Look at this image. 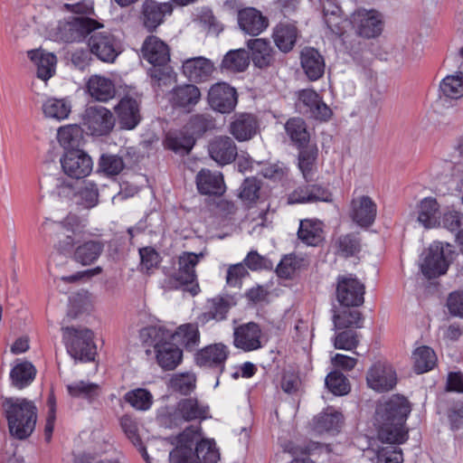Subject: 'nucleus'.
<instances>
[{
  "label": "nucleus",
  "instance_id": "nucleus-1",
  "mask_svg": "<svg viewBox=\"0 0 463 463\" xmlns=\"http://www.w3.org/2000/svg\"><path fill=\"white\" fill-rule=\"evenodd\" d=\"M411 412V405L403 396L394 395L378 405L375 412V425L381 441L401 444L407 439L404 423Z\"/></svg>",
  "mask_w": 463,
  "mask_h": 463
},
{
  "label": "nucleus",
  "instance_id": "nucleus-2",
  "mask_svg": "<svg viewBox=\"0 0 463 463\" xmlns=\"http://www.w3.org/2000/svg\"><path fill=\"white\" fill-rule=\"evenodd\" d=\"M201 437L198 426L186 428L178 437L177 444L169 454L171 463H218L220 453L215 443L210 439H202L195 450L193 447Z\"/></svg>",
  "mask_w": 463,
  "mask_h": 463
},
{
  "label": "nucleus",
  "instance_id": "nucleus-3",
  "mask_svg": "<svg viewBox=\"0 0 463 463\" xmlns=\"http://www.w3.org/2000/svg\"><path fill=\"white\" fill-rule=\"evenodd\" d=\"M141 341L154 347L158 364L164 370H174L182 361L181 349L169 340L172 333L160 326H147L140 330Z\"/></svg>",
  "mask_w": 463,
  "mask_h": 463
},
{
  "label": "nucleus",
  "instance_id": "nucleus-4",
  "mask_svg": "<svg viewBox=\"0 0 463 463\" xmlns=\"http://www.w3.org/2000/svg\"><path fill=\"white\" fill-rule=\"evenodd\" d=\"M3 407L10 433L19 439L30 436L37 420V409L34 403L23 398H6L3 402Z\"/></svg>",
  "mask_w": 463,
  "mask_h": 463
},
{
  "label": "nucleus",
  "instance_id": "nucleus-5",
  "mask_svg": "<svg viewBox=\"0 0 463 463\" xmlns=\"http://www.w3.org/2000/svg\"><path fill=\"white\" fill-rule=\"evenodd\" d=\"M62 330L67 350L71 357L85 362L94 360L96 345L93 343V333L90 329L64 327Z\"/></svg>",
  "mask_w": 463,
  "mask_h": 463
},
{
  "label": "nucleus",
  "instance_id": "nucleus-6",
  "mask_svg": "<svg viewBox=\"0 0 463 463\" xmlns=\"http://www.w3.org/2000/svg\"><path fill=\"white\" fill-rule=\"evenodd\" d=\"M204 257L203 252L198 254L193 252H183L178 258V269L171 277L173 286L178 288L181 286H187L185 288L193 296L199 292V285L196 281L195 266L199 260Z\"/></svg>",
  "mask_w": 463,
  "mask_h": 463
},
{
  "label": "nucleus",
  "instance_id": "nucleus-7",
  "mask_svg": "<svg viewBox=\"0 0 463 463\" xmlns=\"http://www.w3.org/2000/svg\"><path fill=\"white\" fill-rule=\"evenodd\" d=\"M452 250L449 244L433 242L430 244L420 264L423 275L428 279L436 278L445 274L449 265V255Z\"/></svg>",
  "mask_w": 463,
  "mask_h": 463
},
{
  "label": "nucleus",
  "instance_id": "nucleus-8",
  "mask_svg": "<svg viewBox=\"0 0 463 463\" xmlns=\"http://www.w3.org/2000/svg\"><path fill=\"white\" fill-rule=\"evenodd\" d=\"M100 28H103V24L90 17L76 16L61 21L57 33L61 40L73 43L82 41L93 31Z\"/></svg>",
  "mask_w": 463,
  "mask_h": 463
},
{
  "label": "nucleus",
  "instance_id": "nucleus-9",
  "mask_svg": "<svg viewBox=\"0 0 463 463\" xmlns=\"http://www.w3.org/2000/svg\"><path fill=\"white\" fill-rule=\"evenodd\" d=\"M39 232L43 234L55 232L58 236L57 249L61 252L71 251L76 242L80 241V229L69 221L54 222L46 218L41 224Z\"/></svg>",
  "mask_w": 463,
  "mask_h": 463
},
{
  "label": "nucleus",
  "instance_id": "nucleus-10",
  "mask_svg": "<svg viewBox=\"0 0 463 463\" xmlns=\"http://www.w3.org/2000/svg\"><path fill=\"white\" fill-rule=\"evenodd\" d=\"M56 189L61 196L69 197L72 194L76 199V203L87 209L96 206L99 203L98 186L90 180L81 182L75 190L71 182L58 179Z\"/></svg>",
  "mask_w": 463,
  "mask_h": 463
},
{
  "label": "nucleus",
  "instance_id": "nucleus-11",
  "mask_svg": "<svg viewBox=\"0 0 463 463\" xmlns=\"http://www.w3.org/2000/svg\"><path fill=\"white\" fill-rule=\"evenodd\" d=\"M88 46L92 54L105 62H113L120 52L118 40L109 31H93L88 40Z\"/></svg>",
  "mask_w": 463,
  "mask_h": 463
},
{
  "label": "nucleus",
  "instance_id": "nucleus-12",
  "mask_svg": "<svg viewBox=\"0 0 463 463\" xmlns=\"http://www.w3.org/2000/svg\"><path fill=\"white\" fill-rule=\"evenodd\" d=\"M82 125L93 136L109 134L114 127L112 113L102 106H89L84 110Z\"/></svg>",
  "mask_w": 463,
  "mask_h": 463
},
{
  "label": "nucleus",
  "instance_id": "nucleus-13",
  "mask_svg": "<svg viewBox=\"0 0 463 463\" xmlns=\"http://www.w3.org/2000/svg\"><path fill=\"white\" fill-rule=\"evenodd\" d=\"M63 173L76 179L89 175L93 167L92 159L83 150L71 149L64 153L60 159Z\"/></svg>",
  "mask_w": 463,
  "mask_h": 463
},
{
  "label": "nucleus",
  "instance_id": "nucleus-14",
  "mask_svg": "<svg viewBox=\"0 0 463 463\" xmlns=\"http://www.w3.org/2000/svg\"><path fill=\"white\" fill-rule=\"evenodd\" d=\"M356 33L364 38H373L382 33L383 22L382 14L374 10L359 9L351 17Z\"/></svg>",
  "mask_w": 463,
  "mask_h": 463
},
{
  "label": "nucleus",
  "instance_id": "nucleus-15",
  "mask_svg": "<svg viewBox=\"0 0 463 463\" xmlns=\"http://www.w3.org/2000/svg\"><path fill=\"white\" fill-rule=\"evenodd\" d=\"M208 103L216 111L229 113L237 104L236 91L225 82L215 83L208 91Z\"/></svg>",
  "mask_w": 463,
  "mask_h": 463
},
{
  "label": "nucleus",
  "instance_id": "nucleus-16",
  "mask_svg": "<svg viewBox=\"0 0 463 463\" xmlns=\"http://www.w3.org/2000/svg\"><path fill=\"white\" fill-rule=\"evenodd\" d=\"M297 106L319 120H327L332 115L330 108L315 90L310 89L298 91Z\"/></svg>",
  "mask_w": 463,
  "mask_h": 463
},
{
  "label": "nucleus",
  "instance_id": "nucleus-17",
  "mask_svg": "<svg viewBox=\"0 0 463 463\" xmlns=\"http://www.w3.org/2000/svg\"><path fill=\"white\" fill-rule=\"evenodd\" d=\"M364 287L354 278L339 279L336 288V298L345 307H358L364 303Z\"/></svg>",
  "mask_w": 463,
  "mask_h": 463
},
{
  "label": "nucleus",
  "instance_id": "nucleus-18",
  "mask_svg": "<svg viewBox=\"0 0 463 463\" xmlns=\"http://www.w3.org/2000/svg\"><path fill=\"white\" fill-rule=\"evenodd\" d=\"M377 206L367 195L354 197L351 201L350 217L361 227L370 226L375 220Z\"/></svg>",
  "mask_w": 463,
  "mask_h": 463
},
{
  "label": "nucleus",
  "instance_id": "nucleus-19",
  "mask_svg": "<svg viewBox=\"0 0 463 463\" xmlns=\"http://www.w3.org/2000/svg\"><path fill=\"white\" fill-rule=\"evenodd\" d=\"M366 381L371 389L386 392L395 386L397 376L392 366L378 363L368 371Z\"/></svg>",
  "mask_w": 463,
  "mask_h": 463
},
{
  "label": "nucleus",
  "instance_id": "nucleus-20",
  "mask_svg": "<svg viewBox=\"0 0 463 463\" xmlns=\"http://www.w3.org/2000/svg\"><path fill=\"white\" fill-rule=\"evenodd\" d=\"M235 347L250 352L261 347V330L258 324L250 322L235 328L233 333Z\"/></svg>",
  "mask_w": 463,
  "mask_h": 463
},
{
  "label": "nucleus",
  "instance_id": "nucleus-21",
  "mask_svg": "<svg viewBox=\"0 0 463 463\" xmlns=\"http://www.w3.org/2000/svg\"><path fill=\"white\" fill-rule=\"evenodd\" d=\"M210 156L218 165L232 163L237 156V146L234 141L226 136L213 138L208 146Z\"/></svg>",
  "mask_w": 463,
  "mask_h": 463
},
{
  "label": "nucleus",
  "instance_id": "nucleus-22",
  "mask_svg": "<svg viewBox=\"0 0 463 463\" xmlns=\"http://www.w3.org/2000/svg\"><path fill=\"white\" fill-rule=\"evenodd\" d=\"M229 131L239 142L248 141L258 133L259 122L252 114H235Z\"/></svg>",
  "mask_w": 463,
  "mask_h": 463
},
{
  "label": "nucleus",
  "instance_id": "nucleus-23",
  "mask_svg": "<svg viewBox=\"0 0 463 463\" xmlns=\"http://www.w3.org/2000/svg\"><path fill=\"white\" fill-rule=\"evenodd\" d=\"M201 99V91L194 84L180 85L169 93L168 100L174 108L189 112Z\"/></svg>",
  "mask_w": 463,
  "mask_h": 463
},
{
  "label": "nucleus",
  "instance_id": "nucleus-24",
  "mask_svg": "<svg viewBox=\"0 0 463 463\" xmlns=\"http://www.w3.org/2000/svg\"><path fill=\"white\" fill-rule=\"evenodd\" d=\"M172 13V5L169 3H158L155 0H146L142 4V21L145 27L155 30L163 23L164 16Z\"/></svg>",
  "mask_w": 463,
  "mask_h": 463
},
{
  "label": "nucleus",
  "instance_id": "nucleus-25",
  "mask_svg": "<svg viewBox=\"0 0 463 463\" xmlns=\"http://www.w3.org/2000/svg\"><path fill=\"white\" fill-rule=\"evenodd\" d=\"M141 53L142 57L154 66L165 65L170 60L168 46L154 35L145 40Z\"/></svg>",
  "mask_w": 463,
  "mask_h": 463
},
{
  "label": "nucleus",
  "instance_id": "nucleus-26",
  "mask_svg": "<svg viewBox=\"0 0 463 463\" xmlns=\"http://www.w3.org/2000/svg\"><path fill=\"white\" fill-rule=\"evenodd\" d=\"M115 111L122 128L134 129L140 121L139 105L133 98L125 97L121 99L115 107Z\"/></svg>",
  "mask_w": 463,
  "mask_h": 463
},
{
  "label": "nucleus",
  "instance_id": "nucleus-27",
  "mask_svg": "<svg viewBox=\"0 0 463 463\" xmlns=\"http://www.w3.org/2000/svg\"><path fill=\"white\" fill-rule=\"evenodd\" d=\"M240 28L248 34L259 35L268 26V20L260 11L248 7L241 10L238 14Z\"/></svg>",
  "mask_w": 463,
  "mask_h": 463
},
{
  "label": "nucleus",
  "instance_id": "nucleus-28",
  "mask_svg": "<svg viewBox=\"0 0 463 463\" xmlns=\"http://www.w3.org/2000/svg\"><path fill=\"white\" fill-rule=\"evenodd\" d=\"M182 68L184 76L195 82L206 80L214 70L211 61L203 57L187 59Z\"/></svg>",
  "mask_w": 463,
  "mask_h": 463
},
{
  "label": "nucleus",
  "instance_id": "nucleus-29",
  "mask_svg": "<svg viewBox=\"0 0 463 463\" xmlns=\"http://www.w3.org/2000/svg\"><path fill=\"white\" fill-rule=\"evenodd\" d=\"M229 355V349L223 344L210 345L196 354V362L201 366L222 367Z\"/></svg>",
  "mask_w": 463,
  "mask_h": 463
},
{
  "label": "nucleus",
  "instance_id": "nucleus-30",
  "mask_svg": "<svg viewBox=\"0 0 463 463\" xmlns=\"http://www.w3.org/2000/svg\"><path fill=\"white\" fill-rule=\"evenodd\" d=\"M301 66L311 80L321 78L325 71V61L322 55L314 48H305L301 52Z\"/></svg>",
  "mask_w": 463,
  "mask_h": 463
},
{
  "label": "nucleus",
  "instance_id": "nucleus-31",
  "mask_svg": "<svg viewBox=\"0 0 463 463\" xmlns=\"http://www.w3.org/2000/svg\"><path fill=\"white\" fill-rule=\"evenodd\" d=\"M248 47L251 51V60L256 67L264 69L273 63L274 51L269 43L265 39L257 38L250 40Z\"/></svg>",
  "mask_w": 463,
  "mask_h": 463
},
{
  "label": "nucleus",
  "instance_id": "nucleus-32",
  "mask_svg": "<svg viewBox=\"0 0 463 463\" xmlns=\"http://www.w3.org/2000/svg\"><path fill=\"white\" fill-rule=\"evenodd\" d=\"M28 57L36 65L38 78L46 81L53 76L57 62L53 53L41 49L32 50L28 52Z\"/></svg>",
  "mask_w": 463,
  "mask_h": 463
},
{
  "label": "nucleus",
  "instance_id": "nucleus-33",
  "mask_svg": "<svg viewBox=\"0 0 463 463\" xmlns=\"http://www.w3.org/2000/svg\"><path fill=\"white\" fill-rule=\"evenodd\" d=\"M196 184L199 192L203 194H222L225 191L222 175L207 169H202L198 173Z\"/></svg>",
  "mask_w": 463,
  "mask_h": 463
},
{
  "label": "nucleus",
  "instance_id": "nucleus-34",
  "mask_svg": "<svg viewBox=\"0 0 463 463\" xmlns=\"http://www.w3.org/2000/svg\"><path fill=\"white\" fill-rule=\"evenodd\" d=\"M87 90L93 99L101 102L112 99L116 92L112 80L99 75H92L89 79Z\"/></svg>",
  "mask_w": 463,
  "mask_h": 463
},
{
  "label": "nucleus",
  "instance_id": "nucleus-35",
  "mask_svg": "<svg viewBox=\"0 0 463 463\" xmlns=\"http://www.w3.org/2000/svg\"><path fill=\"white\" fill-rule=\"evenodd\" d=\"M298 239L308 246H317L324 240L323 223L317 219H305L300 222Z\"/></svg>",
  "mask_w": 463,
  "mask_h": 463
},
{
  "label": "nucleus",
  "instance_id": "nucleus-36",
  "mask_svg": "<svg viewBox=\"0 0 463 463\" xmlns=\"http://www.w3.org/2000/svg\"><path fill=\"white\" fill-rule=\"evenodd\" d=\"M103 250L104 244L101 241H87L76 247L73 259L83 266L91 265L99 258Z\"/></svg>",
  "mask_w": 463,
  "mask_h": 463
},
{
  "label": "nucleus",
  "instance_id": "nucleus-37",
  "mask_svg": "<svg viewBox=\"0 0 463 463\" xmlns=\"http://www.w3.org/2000/svg\"><path fill=\"white\" fill-rule=\"evenodd\" d=\"M177 413L185 420H204L209 416V407L194 398L183 399L178 402Z\"/></svg>",
  "mask_w": 463,
  "mask_h": 463
},
{
  "label": "nucleus",
  "instance_id": "nucleus-38",
  "mask_svg": "<svg viewBox=\"0 0 463 463\" xmlns=\"http://www.w3.org/2000/svg\"><path fill=\"white\" fill-rule=\"evenodd\" d=\"M417 220L427 229L436 227L439 223V205L436 199L427 197L420 201Z\"/></svg>",
  "mask_w": 463,
  "mask_h": 463
},
{
  "label": "nucleus",
  "instance_id": "nucleus-39",
  "mask_svg": "<svg viewBox=\"0 0 463 463\" xmlns=\"http://www.w3.org/2000/svg\"><path fill=\"white\" fill-rule=\"evenodd\" d=\"M66 389L71 397L83 399L89 402L96 400L101 392L99 384L85 380L70 383L66 385Z\"/></svg>",
  "mask_w": 463,
  "mask_h": 463
},
{
  "label": "nucleus",
  "instance_id": "nucleus-40",
  "mask_svg": "<svg viewBox=\"0 0 463 463\" xmlns=\"http://www.w3.org/2000/svg\"><path fill=\"white\" fill-rule=\"evenodd\" d=\"M342 423V414L333 408H327L314 419V430L318 433L337 432Z\"/></svg>",
  "mask_w": 463,
  "mask_h": 463
},
{
  "label": "nucleus",
  "instance_id": "nucleus-41",
  "mask_svg": "<svg viewBox=\"0 0 463 463\" xmlns=\"http://www.w3.org/2000/svg\"><path fill=\"white\" fill-rule=\"evenodd\" d=\"M42 108L46 118L63 120L71 111V103L68 98H48Z\"/></svg>",
  "mask_w": 463,
  "mask_h": 463
},
{
  "label": "nucleus",
  "instance_id": "nucleus-42",
  "mask_svg": "<svg viewBox=\"0 0 463 463\" xmlns=\"http://www.w3.org/2000/svg\"><path fill=\"white\" fill-rule=\"evenodd\" d=\"M440 99H458L463 97V71L448 75L439 83Z\"/></svg>",
  "mask_w": 463,
  "mask_h": 463
},
{
  "label": "nucleus",
  "instance_id": "nucleus-43",
  "mask_svg": "<svg viewBox=\"0 0 463 463\" xmlns=\"http://www.w3.org/2000/svg\"><path fill=\"white\" fill-rule=\"evenodd\" d=\"M321 5L326 24L332 33L340 34L344 23L340 6L335 0H321Z\"/></svg>",
  "mask_w": 463,
  "mask_h": 463
},
{
  "label": "nucleus",
  "instance_id": "nucleus-44",
  "mask_svg": "<svg viewBox=\"0 0 463 463\" xmlns=\"http://www.w3.org/2000/svg\"><path fill=\"white\" fill-rule=\"evenodd\" d=\"M297 36L296 26L288 24H278L273 33L274 42L283 52H288L293 48Z\"/></svg>",
  "mask_w": 463,
  "mask_h": 463
},
{
  "label": "nucleus",
  "instance_id": "nucleus-45",
  "mask_svg": "<svg viewBox=\"0 0 463 463\" xmlns=\"http://www.w3.org/2000/svg\"><path fill=\"white\" fill-rule=\"evenodd\" d=\"M250 63V55L244 49L228 52L222 59V70L231 72H240L247 69Z\"/></svg>",
  "mask_w": 463,
  "mask_h": 463
},
{
  "label": "nucleus",
  "instance_id": "nucleus-46",
  "mask_svg": "<svg viewBox=\"0 0 463 463\" xmlns=\"http://www.w3.org/2000/svg\"><path fill=\"white\" fill-rule=\"evenodd\" d=\"M171 339L179 342L187 350H194L200 343V333L198 326L194 324L180 326L175 334H172Z\"/></svg>",
  "mask_w": 463,
  "mask_h": 463
},
{
  "label": "nucleus",
  "instance_id": "nucleus-47",
  "mask_svg": "<svg viewBox=\"0 0 463 463\" xmlns=\"http://www.w3.org/2000/svg\"><path fill=\"white\" fill-rule=\"evenodd\" d=\"M285 129L291 141L298 147L306 146L310 138L305 121L300 118H292L285 124Z\"/></svg>",
  "mask_w": 463,
  "mask_h": 463
},
{
  "label": "nucleus",
  "instance_id": "nucleus-48",
  "mask_svg": "<svg viewBox=\"0 0 463 463\" xmlns=\"http://www.w3.org/2000/svg\"><path fill=\"white\" fill-rule=\"evenodd\" d=\"M58 141L67 151L79 149L82 141V130L78 125L61 127L57 134Z\"/></svg>",
  "mask_w": 463,
  "mask_h": 463
},
{
  "label": "nucleus",
  "instance_id": "nucleus-49",
  "mask_svg": "<svg viewBox=\"0 0 463 463\" xmlns=\"http://www.w3.org/2000/svg\"><path fill=\"white\" fill-rule=\"evenodd\" d=\"M195 143V138L185 131L168 133L165 138L166 146L180 154H188Z\"/></svg>",
  "mask_w": 463,
  "mask_h": 463
},
{
  "label": "nucleus",
  "instance_id": "nucleus-50",
  "mask_svg": "<svg viewBox=\"0 0 463 463\" xmlns=\"http://www.w3.org/2000/svg\"><path fill=\"white\" fill-rule=\"evenodd\" d=\"M36 370L29 362L17 364L11 371L10 376L13 384L22 389L30 384L35 377Z\"/></svg>",
  "mask_w": 463,
  "mask_h": 463
},
{
  "label": "nucleus",
  "instance_id": "nucleus-51",
  "mask_svg": "<svg viewBox=\"0 0 463 463\" xmlns=\"http://www.w3.org/2000/svg\"><path fill=\"white\" fill-rule=\"evenodd\" d=\"M414 369L418 373L431 370L437 362L434 351L429 346L418 347L412 354Z\"/></svg>",
  "mask_w": 463,
  "mask_h": 463
},
{
  "label": "nucleus",
  "instance_id": "nucleus-52",
  "mask_svg": "<svg viewBox=\"0 0 463 463\" xmlns=\"http://www.w3.org/2000/svg\"><path fill=\"white\" fill-rule=\"evenodd\" d=\"M335 330H341L349 327H360L361 314L357 310L344 309L333 316Z\"/></svg>",
  "mask_w": 463,
  "mask_h": 463
},
{
  "label": "nucleus",
  "instance_id": "nucleus-53",
  "mask_svg": "<svg viewBox=\"0 0 463 463\" xmlns=\"http://www.w3.org/2000/svg\"><path fill=\"white\" fill-rule=\"evenodd\" d=\"M232 306L231 300L223 297H215L208 301V312L204 314L207 319L221 321L226 318V315Z\"/></svg>",
  "mask_w": 463,
  "mask_h": 463
},
{
  "label": "nucleus",
  "instance_id": "nucleus-54",
  "mask_svg": "<svg viewBox=\"0 0 463 463\" xmlns=\"http://www.w3.org/2000/svg\"><path fill=\"white\" fill-rule=\"evenodd\" d=\"M196 377L194 373H175L169 380V387L182 394H188L195 388Z\"/></svg>",
  "mask_w": 463,
  "mask_h": 463
},
{
  "label": "nucleus",
  "instance_id": "nucleus-55",
  "mask_svg": "<svg viewBox=\"0 0 463 463\" xmlns=\"http://www.w3.org/2000/svg\"><path fill=\"white\" fill-rule=\"evenodd\" d=\"M213 128V121L209 115L197 114L193 116L187 125L185 130L194 138Z\"/></svg>",
  "mask_w": 463,
  "mask_h": 463
},
{
  "label": "nucleus",
  "instance_id": "nucleus-56",
  "mask_svg": "<svg viewBox=\"0 0 463 463\" xmlns=\"http://www.w3.org/2000/svg\"><path fill=\"white\" fill-rule=\"evenodd\" d=\"M125 401L133 408L140 411H146L152 404V395L145 389H136L128 392L124 396Z\"/></svg>",
  "mask_w": 463,
  "mask_h": 463
},
{
  "label": "nucleus",
  "instance_id": "nucleus-57",
  "mask_svg": "<svg viewBox=\"0 0 463 463\" xmlns=\"http://www.w3.org/2000/svg\"><path fill=\"white\" fill-rule=\"evenodd\" d=\"M325 382L326 387L335 395H344L350 391L348 380L340 372H331L326 377Z\"/></svg>",
  "mask_w": 463,
  "mask_h": 463
},
{
  "label": "nucleus",
  "instance_id": "nucleus-58",
  "mask_svg": "<svg viewBox=\"0 0 463 463\" xmlns=\"http://www.w3.org/2000/svg\"><path fill=\"white\" fill-rule=\"evenodd\" d=\"M99 170L106 175H117L124 168L123 159L116 155H103L99 159Z\"/></svg>",
  "mask_w": 463,
  "mask_h": 463
},
{
  "label": "nucleus",
  "instance_id": "nucleus-59",
  "mask_svg": "<svg viewBox=\"0 0 463 463\" xmlns=\"http://www.w3.org/2000/svg\"><path fill=\"white\" fill-rule=\"evenodd\" d=\"M359 344L358 335L353 330H345L335 334L333 345L336 349L352 351Z\"/></svg>",
  "mask_w": 463,
  "mask_h": 463
},
{
  "label": "nucleus",
  "instance_id": "nucleus-60",
  "mask_svg": "<svg viewBox=\"0 0 463 463\" xmlns=\"http://www.w3.org/2000/svg\"><path fill=\"white\" fill-rule=\"evenodd\" d=\"M316 158L317 150L314 148L303 149L299 153L298 166L306 180L309 178Z\"/></svg>",
  "mask_w": 463,
  "mask_h": 463
},
{
  "label": "nucleus",
  "instance_id": "nucleus-61",
  "mask_svg": "<svg viewBox=\"0 0 463 463\" xmlns=\"http://www.w3.org/2000/svg\"><path fill=\"white\" fill-rule=\"evenodd\" d=\"M248 274V270L243 263L231 265L227 270L226 283L230 287H241L242 279Z\"/></svg>",
  "mask_w": 463,
  "mask_h": 463
},
{
  "label": "nucleus",
  "instance_id": "nucleus-62",
  "mask_svg": "<svg viewBox=\"0 0 463 463\" xmlns=\"http://www.w3.org/2000/svg\"><path fill=\"white\" fill-rule=\"evenodd\" d=\"M338 249L345 257H349L360 250V243L355 236L345 235L338 240Z\"/></svg>",
  "mask_w": 463,
  "mask_h": 463
},
{
  "label": "nucleus",
  "instance_id": "nucleus-63",
  "mask_svg": "<svg viewBox=\"0 0 463 463\" xmlns=\"http://www.w3.org/2000/svg\"><path fill=\"white\" fill-rule=\"evenodd\" d=\"M259 182L255 178H247L241 185L240 197L246 202H254L259 197Z\"/></svg>",
  "mask_w": 463,
  "mask_h": 463
},
{
  "label": "nucleus",
  "instance_id": "nucleus-64",
  "mask_svg": "<svg viewBox=\"0 0 463 463\" xmlns=\"http://www.w3.org/2000/svg\"><path fill=\"white\" fill-rule=\"evenodd\" d=\"M402 450L395 447L383 448L378 451L377 463H402Z\"/></svg>",
  "mask_w": 463,
  "mask_h": 463
}]
</instances>
